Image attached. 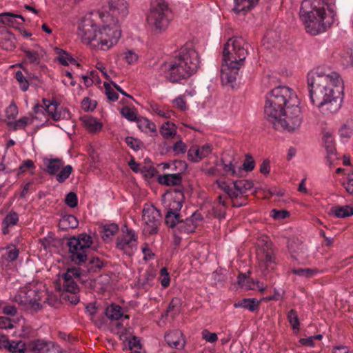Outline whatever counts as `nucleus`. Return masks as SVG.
<instances>
[{
	"mask_svg": "<svg viewBox=\"0 0 353 353\" xmlns=\"http://www.w3.org/2000/svg\"><path fill=\"white\" fill-rule=\"evenodd\" d=\"M30 348L33 353H56L53 343L37 339L30 344Z\"/></svg>",
	"mask_w": 353,
	"mask_h": 353,
	"instance_id": "20",
	"label": "nucleus"
},
{
	"mask_svg": "<svg viewBox=\"0 0 353 353\" xmlns=\"http://www.w3.org/2000/svg\"><path fill=\"white\" fill-rule=\"evenodd\" d=\"M254 183L252 181L241 179L234 182V188H235V192L240 194H245L247 192L253 188Z\"/></svg>",
	"mask_w": 353,
	"mask_h": 353,
	"instance_id": "33",
	"label": "nucleus"
},
{
	"mask_svg": "<svg viewBox=\"0 0 353 353\" xmlns=\"http://www.w3.org/2000/svg\"><path fill=\"white\" fill-rule=\"evenodd\" d=\"M342 64L345 67H352L353 66V54L352 51L347 52L346 54H344L342 57Z\"/></svg>",
	"mask_w": 353,
	"mask_h": 353,
	"instance_id": "62",
	"label": "nucleus"
},
{
	"mask_svg": "<svg viewBox=\"0 0 353 353\" xmlns=\"http://www.w3.org/2000/svg\"><path fill=\"white\" fill-rule=\"evenodd\" d=\"M65 202L70 208L76 207L78 203L77 194L72 192H69L65 196Z\"/></svg>",
	"mask_w": 353,
	"mask_h": 353,
	"instance_id": "53",
	"label": "nucleus"
},
{
	"mask_svg": "<svg viewBox=\"0 0 353 353\" xmlns=\"http://www.w3.org/2000/svg\"><path fill=\"white\" fill-rule=\"evenodd\" d=\"M119 231V226L116 223L106 224L103 226L101 233L104 241H109Z\"/></svg>",
	"mask_w": 353,
	"mask_h": 353,
	"instance_id": "30",
	"label": "nucleus"
},
{
	"mask_svg": "<svg viewBox=\"0 0 353 353\" xmlns=\"http://www.w3.org/2000/svg\"><path fill=\"white\" fill-rule=\"evenodd\" d=\"M352 134V128L347 123H345L344 125H343L339 130V134L343 138H350Z\"/></svg>",
	"mask_w": 353,
	"mask_h": 353,
	"instance_id": "60",
	"label": "nucleus"
},
{
	"mask_svg": "<svg viewBox=\"0 0 353 353\" xmlns=\"http://www.w3.org/2000/svg\"><path fill=\"white\" fill-rule=\"evenodd\" d=\"M226 201L222 196H218V201H215L212 208V212L215 217L223 219L226 212Z\"/></svg>",
	"mask_w": 353,
	"mask_h": 353,
	"instance_id": "27",
	"label": "nucleus"
},
{
	"mask_svg": "<svg viewBox=\"0 0 353 353\" xmlns=\"http://www.w3.org/2000/svg\"><path fill=\"white\" fill-rule=\"evenodd\" d=\"M108 10L105 12L96 14L104 23L110 24L113 29L120 30L119 22L128 14V3L125 0H106Z\"/></svg>",
	"mask_w": 353,
	"mask_h": 353,
	"instance_id": "8",
	"label": "nucleus"
},
{
	"mask_svg": "<svg viewBox=\"0 0 353 353\" xmlns=\"http://www.w3.org/2000/svg\"><path fill=\"white\" fill-rule=\"evenodd\" d=\"M255 162L252 157L248 154H245V159L243 163V169L246 172H250L254 168Z\"/></svg>",
	"mask_w": 353,
	"mask_h": 353,
	"instance_id": "52",
	"label": "nucleus"
},
{
	"mask_svg": "<svg viewBox=\"0 0 353 353\" xmlns=\"http://www.w3.org/2000/svg\"><path fill=\"white\" fill-rule=\"evenodd\" d=\"M43 103L46 111L54 121H59L61 117V112L59 110V103L56 101H50L47 99H43Z\"/></svg>",
	"mask_w": 353,
	"mask_h": 353,
	"instance_id": "25",
	"label": "nucleus"
},
{
	"mask_svg": "<svg viewBox=\"0 0 353 353\" xmlns=\"http://www.w3.org/2000/svg\"><path fill=\"white\" fill-rule=\"evenodd\" d=\"M81 119L85 127L91 132L99 131L102 128V123L94 117H84Z\"/></svg>",
	"mask_w": 353,
	"mask_h": 353,
	"instance_id": "34",
	"label": "nucleus"
},
{
	"mask_svg": "<svg viewBox=\"0 0 353 353\" xmlns=\"http://www.w3.org/2000/svg\"><path fill=\"white\" fill-rule=\"evenodd\" d=\"M104 88L108 99L112 101H116L119 99V94L112 89L110 84L105 82Z\"/></svg>",
	"mask_w": 353,
	"mask_h": 353,
	"instance_id": "51",
	"label": "nucleus"
},
{
	"mask_svg": "<svg viewBox=\"0 0 353 353\" xmlns=\"http://www.w3.org/2000/svg\"><path fill=\"white\" fill-rule=\"evenodd\" d=\"M18 114V108L15 104L10 105L6 110V116L8 119H14Z\"/></svg>",
	"mask_w": 353,
	"mask_h": 353,
	"instance_id": "59",
	"label": "nucleus"
},
{
	"mask_svg": "<svg viewBox=\"0 0 353 353\" xmlns=\"http://www.w3.org/2000/svg\"><path fill=\"white\" fill-rule=\"evenodd\" d=\"M234 2L232 11L236 14L245 15L258 3L259 0H234Z\"/></svg>",
	"mask_w": 353,
	"mask_h": 353,
	"instance_id": "22",
	"label": "nucleus"
},
{
	"mask_svg": "<svg viewBox=\"0 0 353 353\" xmlns=\"http://www.w3.org/2000/svg\"><path fill=\"white\" fill-rule=\"evenodd\" d=\"M92 244L90 235L83 233L78 236H72L67 241L70 259L75 264H82L86 259L87 250Z\"/></svg>",
	"mask_w": 353,
	"mask_h": 353,
	"instance_id": "11",
	"label": "nucleus"
},
{
	"mask_svg": "<svg viewBox=\"0 0 353 353\" xmlns=\"http://www.w3.org/2000/svg\"><path fill=\"white\" fill-rule=\"evenodd\" d=\"M37 291L32 289H22L14 296L13 300L18 304L26 306L31 303L34 296H38Z\"/></svg>",
	"mask_w": 353,
	"mask_h": 353,
	"instance_id": "21",
	"label": "nucleus"
},
{
	"mask_svg": "<svg viewBox=\"0 0 353 353\" xmlns=\"http://www.w3.org/2000/svg\"><path fill=\"white\" fill-rule=\"evenodd\" d=\"M331 212L338 218H345L353 215V208L348 205L342 207L333 206L331 208Z\"/></svg>",
	"mask_w": 353,
	"mask_h": 353,
	"instance_id": "35",
	"label": "nucleus"
},
{
	"mask_svg": "<svg viewBox=\"0 0 353 353\" xmlns=\"http://www.w3.org/2000/svg\"><path fill=\"white\" fill-rule=\"evenodd\" d=\"M164 338L167 344L172 348L183 350L185 346L186 341L183 337V334L182 332L179 330L165 333Z\"/></svg>",
	"mask_w": 353,
	"mask_h": 353,
	"instance_id": "18",
	"label": "nucleus"
},
{
	"mask_svg": "<svg viewBox=\"0 0 353 353\" xmlns=\"http://www.w3.org/2000/svg\"><path fill=\"white\" fill-rule=\"evenodd\" d=\"M234 307H242L254 312L259 307V302L255 299H243L234 305Z\"/></svg>",
	"mask_w": 353,
	"mask_h": 353,
	"instance_id": "32",
	"label": "nucleus"
},
{
	"mask_svg": "<svg viewBox=\"0 0 353 353\" xmlns=\"http://www.w3.org/2000/svg\"><path fill=\"white\" fill-rule=\"evenodd\" d=\"M13 38H4L0 41L1 47L6 50H12L15 48Z\"/></svg>",
	"mask_w": 353,
	"mask_h": 353,
	"instance_id": "55",
	"label": "nucleus"
},
{
	"mask_svg": "<svg viewBox=\"0 0 353 353\" xmlns=\"http://www.w3.org/2000/svg\"><path fill=\"white\" fill-rule=\"evenodd\" d=\"M121 115L130 121H136L137 123L139 117H137L136 111L128 106H124L121 110Z\"/></svg>",
	"mask_w": 353,
	"mask_h": 353,
	"instance_id": "45",
	"label": "nucleus"
},
{
	"mask_svg": "<svg viewBox=\"0 0 353 353\" xmlns=\"http://www.w3.org/2000/svg\"><path fill=\"white\" fill-rule=\"evenodd\" d=\"M212 151V145L206 143L201 147L192 145L188 151L189 159L192 162H199L207 157Z\"/></svg>",
	"mask_w": 353,
	"mask_h": 353,
	"instance_id": "17",
	"label": "nucleus"
},
{
	"mask_svg": "<svg viewBox=\"0 0 353 353\" xmlns=\"http://www.w3.org/2000/svg\"><path fill=\"white\" fill-rule=\"evenodd\" d=\"M45 168L43 170L51 176H55L57 181L62 183L70 176L72 172L70 165L63 166V161L59 158H43Z\"/></svg>",
	"mask_w": 353,
	"mask_h": 353,
	"instance_id": "13",
	"label": "nucleus"
},
{
	"mask_svg": "<svg viewBox=\"0 0 353 353\" xmlns=\"http://www.w3.org/2000/svg\"><path fill=\"white\" fill-rule=\"evenodd\" d=\"M142 213V219L144 223L143 231L149 234H157L161 222L160 210L153 205H145Z\"/></svg>",
	"mask_w": 353,
	"mask_h": 353,
	"instance_id": "15",
	"label": "nucleus"
},
{
	"mask_svg": "<svg viewBox=\"0 0 353 353\" xmlns=\"http://www.w3.org/2000/svg\"><path fill=\"white\" fill-rule=\"evenodd\" d=\"M97 104L96 101H92L90 98L85 97L81 102V108L85 112L92 111L97 107Z\"/></svg>",
	"mask_w": 353,
	"mask_h": 353,
	"instance_id": "49",
	"label": "nucleus"
},
{
	"mask_svg": "<svg viewBox=\"0 0 353 353\" xmlns=\"http://www.w3.org/2000/svg\"><path fill=\"white\" fill-rule=\"evenodd\" d=\"M125 59L128 63L132 64L137 61L138 56L135 52L129 50L125 53Z\"/></svg>",
	"mask_w": 353,
	"mask_h": 353,
	"instance_id": "63",
	"label": "nucleus"
},
{
	"mask_svg": "<svg viewBox=\"0 0 353 353\" xmlns=\"http://www.w3.org/2000/svg\"><path fill=\"white\" fill-rule=\"evenodd\" d=\"M335 15L325 0H303L299 12L306 32L312 35H317L330 28Z\"/></svg>",
	"mask_w": 353,
	"mask_h": 353,
	"instance_id": "2",
	"label": "nucleus"
},
{
	"mask_svg": "<svg viewBox=\"0 0 353 353\" xmlns=\"http://www.w3.org/2000/svg\"><path fill=\"white\" fill-rule=\"evenodd\" d=\"M138 127L141 130H149L150 132H156V125L146 118H140L137 121Z\"/></svg>",
	"mask_w": 353,
	"mask_h": 353,
	"instance_id": "44",
	"label": "nucleus"
},
{
	"mask_svg": "<svg viewBox=\"0 0 353 353\" xmlns=\"http://www.w3.org/2000/svg\"><path fill=\"white\" fill-rule=\"evenodd\" d=\"M125 342L127 343L128 347L132 351V353H140L141 345L140 340L137 336H131Z\"/></svg>",
	"mask_w": 353,
	"mask_h": 353,
	"instance_id": "43",
	"label": "nucleus"
},
{
	"mask_svg": "<svg viewBox=\"0 0 353 353\" xmlns=\"http://www.w3.org/2000/svg\"><path fill=\"white\" fill-rule=\"evenodd\" d=\"M15 78L19 82L21 89L23 91H26L29 88V83L24 77L22 72L17 71L15 74Z\"/></svg>",
	"mask_w": 353,
	"mask_h": 353,
	"instance_id": "50",
	"label": "nucleus"
},
{
	"mask_svg": "<svg viewBox=\"0 0 353 353\" xmlns=\"http://www.w3.org/2000/svg\"><path fill=\"white\" fill-rule=\"evenodd\" d=\"M282 116L285 117L277 118L278 125H272V128L276 130L283 129L289 132H293L299 128L303 117L301 108L297 105L293 104L291 107H288Z\"/></svg>",
	"mask_w": 353,
	"mask_h": 353,
	"instance_id": "12",
	"label": "nucleus"
},
{
	"mask_svg": "<svg viewBox=\"0 0 353 353\" xmlns=\"http://www.w3.org/2000/svg\"><path fill=\"white\" fill-rule=\"evenodd\" d=\"M248 43L241 37L228 39L223 50L221 78L223 83H232L248 54Z\"/></svg>",
	"mask_w": 353,
	"mask_h": 353,
	"instance_id": "4",
	"label": "nucleus"
},
{
	"mask_svg": "<svg viewBox=\"0 0 353 353\" xmlns=\"http://www.w3.org/2000/svg\"><path fill=\"white\" fill-rule=\"evenodd\" d=\"M170 199L165 202V224L172 229L175 236L194 232L196 228V223L191 219H183L181 214L185 200L183 192L174 188L170 192Z\"/></svg>",
	"mask_w": 353,
	"mask_h": 353,
	"instance_id": "5",
	"label": "nucleus"
},
{
	"mask_svg": "<svg viewBox=\"0 0 353 353\" xmlns=\"http://www.w3.org/2000/svg\"><path fill=\"white\" fill-rule=\"evenodd\" d=\"M56 52L58 54L57 59L62 65H68L69 62L71 63H76V60L73 59L66 51L59 48H56Z\"/></svg>",
	"mask_w": 353,
	"mask_h": 353,
	"instance_id": "41",
	"label": "nucleus"
},
{
	"mask_svg": "<svg viewBox=\"0 0 353 353\" xmlns=\"http://www.w3.org/2000/svg\"><path fill=\"white\" fill-rule=\"evenodd\" d=\"M19 221V216L17 212H11L6 215L3 223L8 225H14Z\"/></svg>",
	"mask_w": 353,
	"mask_h": 353,
	"instance_id": "54",
	"label": "nucleus"
},
{
	"mask_svg": "<svg viewBox=\"0 0 353 353\" xmlns=\"http://www.w3.org/2000/svg\"><path fill=\"white\" fill-rule=\"evenodd\" d=\"M176 133V126L173 123L167 121L161 127L160 134L164 139H172L175 136Z\"/></svg>",
	"mask_w": 353,
	"mask_h": 353,
	"instance_id": "36",
	"label": "nucleus"
},
{
	"mask_svg": "<svg viewBox=\"0 0 353 353\" xmlns=\"http://www.w3.org/2000/svg\"><path fill=\"white\" fill-rule=\"evenodd\" d=\"M3 346L12 353H23L26 346L22 341H10L6 339L3 341Z\"/></svg>",
	"mask_w": 353,
	"mask_h": 353,
	"instance_id": "26",
	"label": "nucleus"
},
{
	"mask_svg": "<svg viewBox=\"0 0 353 353\" xmlns=\"http://www.w3.org/2000/svg\"><path fill=\"white\" fill-rule=\"evenodd\" d=\"M1 22L4 25L14 27L15 24H20L19 23H17L16 20L14 19L12 16V13L11 12H3L0 14Z\"/></svg>",
	"mask_w": 353,
	"mask_h": 353,
	"instance_id": "46",
	"label": "nucleus"
},
{
	"mask_svg": "<svg viewBox=\"0 0 353 353\" xmlns=\"http://www.w3.org/2000/svg\"><path fill=\"white\" fill-rule=\"evenodd\" d=\"M81 273L83 272L80 268L76 267L68 268L67 271L62 275V287L59 288V290L63 289L61 295L62 299L68 300L74 305L79 302V296H78L79 288L74 279H78L82 276Z\"/></svg>",
	"mask_w": 353,
	"mask_h": 353,
	"instance_id": "10",
	"label": "nucleus"
},
{
	"mask_svg": "<svg viewBox=\"0 0 353 353\" xmlns=\"http://www.w3.org/2000/svg\"><path fill=\"white\" fill-rule=\"evenodd\" d=\"M125 143L128 147L134 151L139 150L143 145V143L139 139H134L132 137H127L125 138Z\"/></svg>",
	"mask_w": 353,
	"mask_h": 353,
	"instance_id": "47",
	"label": "nucleus"
},
{
	"mask_svg": "<svg viewBox=\"0 0 353 353\" xmlns=\"http://www.w3.org/2000/svg\"><path fill=\"white\" fill-rule=\"evenodd\" d=\"M259 264L263 271L270 272L274 269L276 265L274 251L271 242L265 243L256 252Z\"/></svg>",
	"mask_w": 353,
	"mask_h": 353,
	"instance_id": "16",
	"label": "nucleus"
},
{
	"mask_svg": "<svg viewBox=\"0 0 353 353\" xmlns=\"http://www.w3.org/2000/svg\"><path fill=\"white\" fill-rule=\"evenodd\" d=\"M170 10L164 0H156L152 5L150 12L147 17L148 24L156 32L165 30L169 23Z\"/></svg>",
	"mask_w": 353,
	"mask_h": 353,
	"instance_id": "9",
	"label": "nucleus"
},
{
	"mask_svg": "<svg viewBox=\"0 0 353 353\" xmlns=\"http://www.w3.org/2000/svg\"><path fill=\"white\" fill-rule=\"evenodd\" d=\"M307 82L311 103L323 113H335L340 109L344 85L339 73L326 74L317 68L307 74Z\"/></svg>",
	"mask_w": 353,
	"mask_h": 353,
	"instance_id": "1",
	"label": "nucleus"
},
{
	"mask_svg": "<svg viewBox=\"0 0 353 353\" xmlns=\"http://www.w3.org/2000/svg\"><path fill=\"white\" fill-rule=\"evenodd\" d=\"M271 216L274 219H283L289 216L290 213L287 210H279L273 209L270 212Z\"/></svg>",
	"mask_w": 353,
	"mask_h": 353,
	"instance_id": "56",
	"label": "nucleus"
},
{
	"mask_svg": "<svg viewBox=\"0 0 353 353\" xmlns=\"http://www.w3.org/2000/svg\"><path fill=\"white\" fill-rule=\"evenodd\" d=\"M288 320L295 332H298L300 329V322L297 312L291 309L287 314Z\"/></svg>",
	"mask_w": 353,
	"mask_h": 353,
	"instance_id": "39",
	"label": "nucleus"
},
{
	"mask_svg": "<svg viewBox=\"0 0 353 353\" xmlns=\"http://www.w3.org/2000/svg\"><path fill=\"white\" fill-rule=\"evenodd\" d=\"M33 121L32 118L23 117L15 121H11L8 123V125L12 130H17L19 129H24L28 124H31Z\"/></svg>",
	"mask_w": 353,
	"mask_h": 353,
	"instance_id": "37",
	"label": "nucleus"
},
{
	"mask_svg": "<svg viewBox=\"0 0 353 353\" xmlns=\"http://www.w3.org/2000/svg\"><path fill=\"white\" fill-rule=\"evenodd\" d=\"M175 154H184L187 151V145L182 141H176L172 147Z\"/></svg>",
	"mask_w": 353,
	"mask_h": 353,
	"instance_id": "57",
	"label": "nucleus"
},
{
	"mask_svg": "<svg viewBox=\"0 0 353 353\" xmlns=\"http://www.w3.org/2000/svg\"><path fill=\"white\" fill-rule=\"evenodd\" d=\"M343 186L346 191L351 195H353V176L347 174V182L343 183Z\"/></svg>",
	"mask_w": 353,
	"mask_h": 353,
	"instance_id": "64",
	"label": "nucleus"
},
{
	"mask_svg": "<svg viewBox=\"0 0 353 353\" xmlns=\"http://www.w3.org/2000/svg\"><path fill=\"white\" fill-rule=\"evenodd\" d=\"M158 181L159 183L167 186H176L182 182V174L176 173L159 175Z\"/></svg>",
	"mask_w": 353,
	"mask_h": 353,
	"instance_id": "24",
	"label": "nucleus"
},
{
	"mask_svg": "<svg viewBox=\"0 0 353 353\" xmlns=\"http://www.w3.org/2000/svg\"><path fill=\"white\" fill-rule=\"evenodd\" d=\"M34 168L33 161L30 159H27L24 161L19 167L17 175H19L20 174L25 172L29 168Z\"/></svg>",
	"mask_w": 353,
	"mask_h": 353,
	"instance_id": "61",
	"label": "nucleus"
},
{
	"mask_svg": "<svg viewBox=\"0 0 353 353\" xmlns=\"http://www.w3.org/2000/svg\"><path fill=\"white\" fill-rule=\"evenodd\" d=\"M121 232L116 239V248L123 254L132 256L137 249V234L126 225L121 228Z\"/></svg>",
	"mask_w": 353,
	"mask_h": 353,
	"instance_id": "14",
	"label": "nucleus"
},
{
	"mask_svg": "<svg viewBox=\"0 0 353 353\" xmlns=\"http://www.w3.org/2000/svg\"><path fill=\"white\" fill-rule=\"evenodd\" d=\"M216 166L221 165L223 167V171L226 175H230L232 176H238L241 172V168H239L238 170L235 169V166L231 161H229L228 163H226L225 159L222 158L220 161H216Z\"/></svg>",
	"mask_w": 353,
	"mask_h": 353,
	"instance_id": "28",
	"label": "nucleus"
},
{
	"mask_svg": "<svg viewBox=\"0 0 353 353\" xmlns=\"http://www.w3.org/2000/svg\"><path fill=\"white\" fill-rule=\"evenodd\" d=\"M96 14H89L83 17L78 27V35L81 41L94 47H99L106 50L115 45L121 35V30L113 29L110 24L104 23L98 28Z\"/></svg>",
	"mask_w": 353,
	"mask_h": 353,
	"instance_id": "3",
	"label": "nucleus"
},
{
	"mask_svg": "<svg viewBox=\"0 0 353 353\" xmlns=\"http://www.w3.org/2000/svg\"><path fill=\"white\" fill-rule=\"evenodd\" d=\"M291 272L299 276L310 279L317 274L318 270L316 268H293Z\"/></svg>",
	"mask_w": 353,
	"mask_h": 353,
	"instance_id": "38",
	"label": "nucleus"
},
{
	"mask_svg": "<svg viewBox=\"0 0 353 353\" xmlns=\"http://www.w3.org/2000/svg\"><path fill=\"white\" fill-rule=\"evenodd\" d=\"M296 103L294 92L288 87L278 86L272 89L266 97L264 114L271 125H278L276 119L284 113L285 108Z\"/></svg>",
	"mask_w": 353,
	"mask_h": 353,
	"instance_id": "7",
	"label": "nucleus"
},
{
	"mask_svg": "<svg viewBox=\"0 0 353 353\" xmlns=\"http://www.w3.org/2000/svg\"><path fill=\"white\" fill-rule=\"evenodd\" d=\"M78 225L79 221L72 214L63 216L59 221V227L62 230L74 229L77 228Z\"/></svg>",
	"mask_w": 353,
	"mask_h": 353,
	"instance_id": "31",
	"label": "nucleus"
},
{
	"mask_svg": "<svg viewBox=\"0 0 353 353\" xmlns=\"http://www.w3.org/2000/svg\"><path fill=\"white\" fill-rule=\"evenodd\" d=\"M104 314L112 321H117L123 316L122 308L119 305L114 303L106 307Z\"/></svg>",
	"mask_w": 353,
	"mask_h": 353,
	"instance_id": "29",
	"label": "nucleus"
},
{
	"mask_svg": "<svg viewBox=\"0 0 353 353\" xmlns=\"http://www.w3.org/2000/svg\"><path fill=\"white\" fill-rule=\"evenodd\" d=\"M81 266L82 276H85L88 273L97 272L103 266V262L98 257H88L86 254V259L82 264H77Z\"/></svg>",
	"mask_w": 353,
	"mask_h": 353,
	"instance_id": "19",
	"label": "nucleus"
},
{
	"mask_svg": "<svg viewBox=\"0 0 353 353\" xmlns=\"http://www.w3.org/2000/svg\"><path fill=\"white\" fill-rule=\"evenodd\" d=\"M238 284L246 290H255L258 289L260 291H263L264 288L259 281H254L253 279L247 277L244 274H239L237 278Z\"/></svg>",
	"mask_w": 353,
	"mask_h": 353,
	"instance_id": "23",
	"label": "nucleus"
},
{
	"mask_svg": "<svg viewBox=\"0 0 353 353\" xmlns=\"http://www.w3.org/2000/svg\"><path fill=\"white\" fill-rule=\"evenodd\" d=\"M199 63L197 52L192 48L184 47L181 48L179 54L170 64L164 63L161 69L165 72L166 79L176 83L196 72Z\"/></svg>",
	"mask_w": 353,
	"mask_h": 353,
	"instance_id": "6",
	"label": "nucleus"
},
{
	"mask_svg": "<svg viewBox=\"0 0 353 353\" xmlns=\"http://www.w3.org/2000/svg\"><path fill=\"white\" fill-rule=\"evenodd\" d=\"M202 338L209 343H214L218 340V337L216 333H212L208 330H203L202 331Z\"/></svg>",
	"mask_w": 353,
	"mask_h": 353,
	"instance_id": "58",
	"label": "nucleus"
},
{
	"mask_svg": "<svg viewBox=\"0 0 353 353\" xmlns=\"http://www.w3.org/2000/svg\"><path fill=\"white\" fill-rule=\"evenodd\" d=\"M19 254V250L16 247H14L12 249L9 250L5 254H3L2 258L8 262H12L18 258Z\"/></svg>",
	"mask_w": 353,
	"mask_h": 353,
	"instance_id": "48",
	"label": "nucleus"
},
{
	"mask_svg": "<svg viewBox=\"0 0 353 353\" xmlns=\"http://www.w3.org/2000/svg\"><path fill=\"white\" fill-rule=\"evenodd\" d=\"M25 54V62L31 64L39 65L41 61V57L37 52L29 49L23 50Z\"/></svg>",
	"mask_w": 353,
	"mask_h": 353,
	"instance_id": "42",
	"label": "nucleus"
},
{
	"mask_svg": "<svg viewBox=\"0 0 353 353\" xmlns=\"http://www.w3.org/2000/svg\"><path fill=\"white\" fill-rule=\"evenodd\" d=\"M230 200L233 207L240 208L247 205L248 195L245 194H240L237 192H234L232 194Z\"/></svg>",
	"mask_w": 353,
	"mask_h": 353,
	"instance_id": "40",
	"label": "nucleus"
}]
</instances>
